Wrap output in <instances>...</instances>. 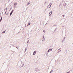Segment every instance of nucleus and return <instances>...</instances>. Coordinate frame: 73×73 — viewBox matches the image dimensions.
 <instances>
[{
	"mask_svg": "<svg viewBox=\"0 0 73 73\" xmlns=\"http://www.w3.org/2000/svg\"><path fill=\"white\" fill-rule=\"evenodd\" d=\"M33 55H35V54H34V52L33 53Z\"/></svg>",
	"mask_w": 73,
	"mask_h": 73,
	"instance_id": "26",
	"label": "nucleus"
},
{
	"mask_svg": "<svg viewBox=\"0 0 73 73\" xmlns=\"http://www.w3.org/2000/svg\"><path fill=\"white\" fill-rule=\"evenodd\" d=\"M27 25V24H26V25Z\"/></svg>",
	"mask_w": 73,
	"mask_h": 73,
	"instance_id": "30",
	"label": "nucleus"
},
{
	"mask_svg": "<svg viewBox=\"0 0 73 73\" xmlns=\"http://www.w3.org/2000/svg\"><path fill=\"white\" fill-rule=\"evenodd\" d=\"M35 71H36V72H38V68H36L35 69Z\"/></svg>",
	"mask_w": 73,
	"mask_h": 73,
	"instance_id": "5",
	"label": "nucleus"
},
{
	"mask_svg": "<svg viewBox=\"0 0 73 73\" xmlns=\"http://www.w3.org/2000/svg\"><path fill=\"white\" fill-rule=\"evenodd\" d=\"M7 8H6V9H4V10L5 12V14L6 13V12H7Z\"/></svg>",
	"mask_w": 73,
	"mask_h": 73,
	"instance_id": "4",
	"label": "nucleus"
},
{
	"mask_svg": "<svg viewBox=\"0 0 73 73\" xmlns=\"http://www.w3.org/2000/svg\"><path fill=\"white\" fill-rule=\"evenodd\" d=\"M62 16H63V17H64V16H65V15H62Z\"/></svg>",
	"mask_w": 73,
	"mask_h": 73,
	"instance_id": "23",
	"label": "nucleus"
},
{
	"mask_svg": "<svg viewBox=\"0 0 73 73\" xmlns=\"http://www.w3.org/2000/svg\"><path fill=\"white\" fill-rule=\"evenodd\" d=\"M28 5H29V4H27V6Z\"/></svg>",
	"mask_w": 73,
	"mask_h": 73,
	"instance_id": "27",
	"label": "nucleus"
},
{
	"mask_svg": "<svg viewBox=\"0 0 73 73\" xmlns=\"http://www.w3.org/2000/svg\"><path fill=\"white\" fill-rule=\"evenodd\" d=\"M36 51H35L34 52V53H36Z\"/></svg>",
	"mask_w": 73,
	"mask_h": 73,
	"instance_id": "14",
	"label": "nucleus"
},
{
	"mask_svg": "<svg viewBox=\"0 0 73 73\" xmlns=\"http://www.w3.org/2000/svg\"><path fill=\"white\" fill-rule=\"evenodd\" d=\"M43 32H44V33H45L46 32L45 31H43Z\"/></svg>",
	"mask_w": 73,
	"mask_h": 73,
	"instance_id": "18",
	"label": "nucleus"
},
{
	"mask_svg": "<svg viewBox=\"0 0 73 73\" xmlns=\"http://www.w3.org/2000/svg\"><path fill=\"white\" fill-rule=\"evenodd\" d=\"M61 51V48H60L58 50L57 52V53H60V52Z\"/></svg>",
	"mask_w": 73,
	"mask_h": 73,
	"instance_id": "1",
	"label": "nucleus"
},
{
	"mask_svg": "<svg viewBox=\"0 0 73 73\" xmlns=\"http://www.w3.org/2000/svg\"><path fill=\"white\" fill-rule=\"evenodd\" d=\"M25 52H26V51H27V48H25Z\"/></svg>",
	"mask_w": 73,
	"mask_h": 73,
	"instance_id": "13",
	"label": "nucleus"
},
{
	"mask_svg": "<svg viewBox=\"0 0 73 73\" xmlns=\"http://www.w3.org/2000/svg\"><path fill=\"white\" fill-rule=\"evenodd\" d=\"M14 5H17V3H14Z\"/></svg>",
	"mask_w": 73,
	"mask_h": 73,
	"instance_id": "9",
	"label": "nucleus"
},
{
	"mask_svg": "<svg viewBox=\"0 0 73 73\" xmlns=\"http://www.w3.org/2000/svg\"><path fill=\"white\" fill-rule=\"evenodd\" d=\"M1 37V36L0 35V38Z\"/></svg>",
	"mask_w": 73,
	"mask_h": 73,
	"instance_id": "28",
	"label": "nucleus"
},
{
	"mask_svg": "<svg viewBox=\"0 0 73 73\" xmlns=\"http://www.w3.org/2000/svg\"><path fill=\"white\" fill-rule=\"evenodd\" d=\"M49 5H50V7H49L48 8H50V7H51V5H50V4Z\"/></svg>",
	"mask_w": 73,
	"mask_h": 73,
	"instance_id": "15",
	"label": "nucleus"
},
{
	"mask_svg": "<svg viewBox=\"0 0 73 73\" xmlns=\"http://www.w3.org/2000/svg\"><path fill=\"white\" fill-rule=\"evenodd\" d=\"M42 41H45V38H42Z\"/></svg>",
	"mask_w": 73,
	"mask_h": 73,
	"instance_id": "8",
	"label": "nucleus"
},
{
	"mask_svg": "<svg viewBox=\"0 0 73 73\" xmlns=\"http://www.w3.org/2000/svg\"><path fill=\"white\" fill-rule=\"evenodd\" d=\"M29 42V40L28 41H27V44L28 43V42Z\"/></svg>",
	"mask_w": 73,
	"mask_h": 73,
	"instance_id": "17",
	"label": "nucleus"
},
{
	"mask_svg": "<svg viewBox=\"0 0 73 73\" xmlns=\"http://www.w3.org/2000/svg\"><path fill=\"white\" fill-rule=\"evenodd\" d=\"M43 38L45 39V37H44V36H43Z\"/></svg>",
	"mask_w": 73,
	"mask_h": 73,
	"instance_id": "20",
	"label": "nucleus"
},
{
	"mask_svg": "<svg viewBox=\"0 0 73 73\" xmlns=\"http://www.w3.org/2000/svg\"><path fill=\"white\" fill-rule=\"evenodd\" d=\"M49 5H48V6L47 7L48 8H49Z\"/></svg>",
	"mask_w": 73,
	"mask_h": 73,
	"instance_id": "22",
	"label": "nucleus"
},
{
	"mask_svg": "<svg viewBox=\"0 0 73 73\" xmlns=\"http://www.w3.org/2000/svg\"><path fill=\"white\" fill-rule=\"evenodd\" d=\"M16 48H17V49H18L19 48V47H16Z\"/></svg>",
	"mask_w": 73,
	"mask_h": 73,
	"instance_id": "25",
	"label": "nucleus"
},
{
	"mask_svg": "<svg viewBox=\"0 0 73 73\" xmlns=\"http://www.w3.org/2000/svg\"><path fill=\"white\" fill-rule=\"evenodd\" d=\"M52 50V48L49 49L48 51V52H51Z\"/></svg>",
	"mask_w": 73,
	"mask_h": 73,
	"instance_id": "3",
	"label": "nucleus"
},
{
	"mask_svg": "<svg viewBox=\"0 0 73 73\" xmlns=\"http://www.w3.org/2000/svg\"><path fill=\"white\" fill-rule=\"evenodd\" d=\"M13 11H14V10H12V11L11 12V13L10 14V16H11V15H12V13L13 12Z\"/></svg>",
	"mask_w": 73,
	"mask_h": 73,
	"instance_id": "2",
	"label": "nucleus"
},
{
	"mask_svg": "<svg viewBox=\"0 0 73 73\" xmlns=\"http://www.w3.org/2000/svg\"><path fill=\"white\" fill-rule=\"evenodd\" d=\"M66 73H70V72L69 71V72H67Z\"/></svg>",
	"mask_w": 73,
	"mask_h": 73,
	"instance_id": "19",
	"label": "nucleus"
},
{
	"mask_svg": "<svg viewBox=\"0 0 73 73\" xmlns=\"http://www.w3.org/2000/svg\"><path fill=\"white\" fill-rule=\"evenodd\" d=\"M8 15V14H6V15Z\"/></svg>",
	"mask_w": 73,
	"mask_h": 73,
	"instance_id": "29",
	"label": "nucleus"
},
{
	"mask_svg": "<svg viewBox=\"0 0 73 73\" xmlns=\"http://www.w3.org/2000/svg\"><path fill=\"white\" fill-rule=\"evenodd\" d=\"M6 30L5 31H4L2 32V33H5V32Z\"/></svg>",
	"mask_w": 73,
	"mask_h": 73,
	"instance_id": "11",
	"label": "nucleus"
},
{
	"mask_svg": "<svg viewBox=\"0 0 73 73\" xmlns=\"http://www.w3.org/2000/svg\"><path fill=\"white\" fill-rule=\"evenodd\" d=\"M30 24H31V23H28V24L27 25H30Z\"/></svg>",
	"mask_w": 73,
	"mask_h": 73,
	"instance_id": "16",
	"label": "nucleus"
},
{
	"mask_svg": "<svg viewBox=\"0 0 73 73\" xmlns=\"http://www.w3.org/2000/svg\"><path fill=\"white\" fill-rule=\"evenodd\" d=\"M67 5V4L66 3H64V5Z\"/></svg>",
	"mask_w": 73,
	"mask_h": 73,
	"instance_id": "10",
	"label": "nucleus"
},
{
	"mask_svg": "<svg viewBox=\"0 0 73 73\" xmlns=\"http://www.w3.org/2000/svg\"><path fill=\"white\" fill-rule=\"evenodd\" d=\"M52 72H53V70H51L50 72V73H51Z\"/></svg>",
	"mask_w": 73,
	"mask_h": 73,
	"instance_id": "12",
	"label": "nucleus"
},
{
	"mask_svg": "<svg viewBox=\"0 0 73 73\" xmlns=\"http://www.w3.org/2000/svg\"><path fill=\"white\" fill-rule=\"evenodd\" d=\"M50 4L51 5H52V3H50Z\"/></svg>",
	"mask_w": 73,
	"mask_h": 73,
	"instance_id": "24",
	"label": "nucleus"
},
{
	"mask_svg": "<svg viewBox=\"0 0 73 73\" xmlns=\"http://www.w3.org/2000/svg\"><path fill=\"white\" fill-rule=\"evenodd\" d=\"M30 3H30V2H29L28 4H30Z\"/></svg>",
	"mask_w": 73,
	"mask_h": 73,
	"instance_id": "21",
	"label": "nucleus"
},
{
	"mask_svg": "<svg viewBox=\"0 0 73 73\" xmlns=\"http://www.w3.org/2000/svg\"><path fill=\"white\" fill-rule=\"evenodd\" d=\"M52 11H51L50 13L49 14V16H51V15H52Z\"/></svg>",
	"mask_w": 73,
	"mask_h": 73,
	"instance_id": "6",
	"label": "nucleus"
},
{
	"mask_svg": "<svg viewBox=\"0 0 73 73\" xmlns=\"http://www.w3.org/2000/svg\"><path fill=\"white\" fill-rule=\"evenodd\" d=\"M1 20H2V17H0V22L1 21Z\"/></svg>",
	"mask_w": 73,
	"mask_h": 73,
	"instance_id": "7",
	"label": "nucleus"
}]
</instances>
